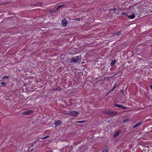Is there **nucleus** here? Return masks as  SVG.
<instances>
[{
  "label": "nucleus",
  "instance_id": "obj_14",
  "mask_svg": "<svg viewBox=\"0 0 152 152\" xmlns=\"http://www.w3.org/2000/svg\"><path fill=\"white\" fill-rule=\"evenodd\" d=\"M85 122V121H78L76 122V123H83Z\"/></svg>",
  "mask_w": 152,
  "mask_h": 152
},
{
  "label": "nucleus",
  "instance_id": "obj_11",
  "mask_svg": "<svg viewBox=\"0 0 152 152\" xmlns=\"http://www.w3.org/2000/svg\"><path fill=\"white\" fill-rule=\"evenodd\" d=\"M116 62L115 60H113L111 62L110 64L112 66H114V64H115V63Z\"/></svg>",
  "mask_w": 152,
  "mask_h": 152
},
{
  "label": "nucleus",
  "instance_id": "obj_20",
  "mask_svg": "<svg viewBox=\"0 0 152 152\" xmlns=\"http://www.w3.org/2000/svg\"><path fill=\"white\" fill-rule=\"evenodd\" d=\"M49 137V136H46L44 137H42V139L43 140V139H45L48 137Z\"/></svg>",
  "mask_w": 152,
  "mask_h": 152
},
{
  "label": "nucleus",
  "instance_id": "obj_13",
  "mask_svg": "<svg viewBox=\"0 0 152 152\" xmlns=\"http://www.w3.org/2000/svg\"><path fill=\"white\" fill-rule=\"evenodd\" d=\"M61 89V88L59 86H58L56 88L54 89L55 90H59L60 91Z\"/></svg>",
  "mask_w": 152,
  "mask_h": 152
},
{
  "label": "nucleus",
  "instance_id": "obj_3",
  "mask_svg": "<svg viewBox=\"0 0 152 152\" xmlns=\"http://www.w3.org/2000/svg\"><path fill=\"white\" fill-rule=\"evenodd\" d=\"M33 112V111L31 110L26 111L22 113V114L23 115H29L31 113H32Z\"/></svg>",
  "mask_w": 152,
  "mask_h": 152
},
{
  "label": "nucleus",
  "instance_id": "obj_7",
  "mask_svg": "<svg viewBox=\"0 0 152 152\" xmlns=\"http://www.w3.org/2000/svg\"><path fill=\"white\" fill-rule=\"evenodd\" d=\"M142 122H140L138 123H137L136 124H135L133 126V128H136L137 127L140 126L142 124Z\"/></svg>",
  "mask_w": 152,
  "mask_h": 152
},
{
  "label": "nucleus",
  "instance_id": "obj_10",
  "mask_svg": "<svg viewBox=\"0 0 152 152\" xmlns=\"http://www.w3.org/2000/svg\"><path fill=\"white\" fill-rule=\"evenodd\" d=\"M65 5L64 4H63L62 5H60L58 6L56 10H58L60 8H61L62 7L64 6Z\"/></svg>",
  "mask_w": 152,
  "mask_h": 152
},
{
  "label": "nucleus",
  "instance_id": "obj_17",
  "mask_svg": "<svg viewBox=\"0 0 152 152\" xmlns=\"http://www.w3.org/2000/svg\"><path fill=\"white\" fill-rule=\"evenodd\" d=\"M107 110H104L102 111V112L104 113H107Z\"/></svg>",
  "mask_w": 152,
  "mask_h": 152
},
{
  "label": "nucleus",
  "instance_id": "obj_4",
  "mask_svg": "<svg viewBox=\"0 0 152 152\" xmlns=\"http://www.w3.org/2000/svg\"><path fill=\"white\" fill-rule=\"evenodd\" d=\"M69 114L70 115L76 116L78 114V112L72 111L69 113Z\"/></svg>",
  "mask_w": 152,
  "mask_h": 152
},
{
  "label": "nucleus",
  "instance_id": "obj_2",
  "mask_svg": "<svg viewBox=\"0 0 152 152\" xmlns=\"http://www.w3.org/2000/svg\"><path fill=\"white\" fill-rule=\"evenodd\" d=\"M122 15H125L127 16L129 18H130L131 19H133L135 18V15L133 13H131L130 15H129V14L127 13H123L122 14Z\"/></svg>",
  "mask_w": 152,
  "mask_h": 152
},
{
  "label": "nucleus",
  "instance_id": "obj_12",
  "mask_svg": "<svg viewBox=\"0 0 152 152\" xmlns=\"http://www.w3.org/2000/svg\"><path fill=\"white\" fill-rule=\"evenodd\" d=\"M129 121V120L128 119H124L123 121V122L124 123H126V122H128Z\"/></svg>",
  "mask_w": 152,
  "mask_h": 152
},
{
  "label": "nucleus",
  "instance_id": "obj_23",
  "mask_svg": "<svg viewBox=\"0 0 152 152\" xmlns=\"http://www.w3.org/2000/svg\"><path fill=\"white\" fill-rule=\"evenodd\" d=\"M76 20L77 21H78L80 20V18H77L76 19Z\"/></svg>",
  "mask_w": 152,
  "mask_h": 152
},
{
  "label": "nucleus",
  "instance_id": "obj_18",
  "mask_svg": "<svg viewBox=\"0 0 152 152\" xmlns=\"http://www.w3.org/2000/svg\"><path fill=\"white\" fill-rule=\"evenodd\" d=\"M121 34V32H119L116 33V35H117V36H119V35H120Z\"/></svg>",
  "mask_w": 152,
  "mask_h": 152
},
{
  "label": "nucleus",
  "instance_id": "obj_21",
  "mask_svg": "<svg viewBox=\"0 0 152 152\" xmlns=\"http://www.w3.org/2000/svg\"><path fill=\"white\" fill-rule=\"evenodd\" d=\"M119 132H118L116 133H115V136H118L119 134Z\"/></svg>",
  "mask_w": 152,
  "mask_h": 152
},
{
  "label": "nucleus",
  "instance_id": "obj_19",
  "mask_svg": "<svg viewBox=\"0 0 152 152\" xmlns=\"http://www.w3.org/2000/svg\"><path fill=\"white\" fill-rule=\"evenodd\" d=\"M1 84L2 86H4L6 85V83L4 82H1Z\"/></svg>",
  "mask_w": 152,
  "mask_h": 152
},
{
  "label": "nucleus",
  "instance_id": "obj_15",
  "mask_svg": "<svg viewBox=\"0 0 152 152\" xmlns=\"http://www.w3.org/2000/svg\"><path fill=\"white\" fill-rule=\"evenodd\" d=\"M9 77V76H4L3 77V79H6L7 78H8Z\"/></svg>",
  "mask_w": 152,
  "mask_h": 152
},
{
  "label": "nucleus",
  "instance_id": "obj_1",
  "mask_svg": "<svg viewBox=\"0 0 152 152\" xmlns=\"http://www.w3.org/2000/svg\"><path fill=\"white\" fill-rule=\"evenodd\" d=\"M80 57L79 56H77L76 57H73L71 59V61L72 62L75 63L79 61L80 60Z\"/></svg>",
  "mask_w": 152,
  "mask_h": 152
},
{
  "label": "nucleus",
  "instance_id": "obj_22",
  "mask_svg": "<svg viewBox=\"0 0 152 152\" xmlns=\"http://www.w3.org/2000/svg\"><path fill=\"white\" fill-rule=\"evenodd\" d=\"M110 112H111V111L107 110V114L109 115H110Z\"/></svg>",
  "mask_w": 152,
  "mask_h": 152
},
{
  "label": "nucleus",
  "instance_id": "obj_24",
  "mask_svg": "<svg viewBox=\"0 0 152 152\" xmlns=\"http://www.w3.org/2000/svg\"><path fill=\"white\" fill-rule=\"evenodd\" d=\"M108 152V151H107V150H104L102 152Z\"/></svg>",
  "mask_w": 152,
  "mask_h": 152
},
{
  "label": "nucleus",
  "instance_id": "obj_16",
  "mask_svg": "<svg viewBox=\"0 0 152 152\" xmlns=\"http://www.w3.org/2000/svg\"><path fill=\"white\" fill-rule=\"evenodd\" d=\"M116 83H115L113 85V87L112 89V90H113L116 87Z\"/></svg>",
  "mask_w": 152,
  "mask_h": 152
},
{
  "label": "nucleus",
  "instance_id": "obj_9",
  "mask_svg": "<svg viewBox=\"0 0 152 152\" xmlns=\"http://www.w3.org/2000/svg\"><path fill=\"white\" fill-rule=\"evenodd\" d=\"M117 112L116 111H111L110 115H115L117 114Z\"/></svg>",
  "mask_w": 152,
  "mask_h": 152
},
{
  "label": "nucleus",
  "instance_id": "obj_5",
  "mask_svg": "<svg viewBox=\"0 0 152 152\" xmlns=\"http://www.w3.org/2000/svg\"><path fill=\"white\" fill-rule=\"evenodd\" d=\"M115 106L116 107H122L124 109H126V107L124 106H122L121 105L119 104H115Z\"/></svg>",
  "mask_w": 152,
  "mask_h": 152
},
{
  "label": "nucleus",
  "instance_id": "obj_25",
  "mask_svg": "<svg viewBox=\"0 0 152 152\" xmlns=\"http://www.w3.org/2000/svg\"><path fill=\"white\" fill-rule=\"evenodd\" d=\"M150 87L151 88V89H152V85H150Z\"/></svg>",
  "mask_w": 152,
  "mask_h": 152
},
{
  "label": "nucleus",
  "instance_id": "obj_8",
  "mask_svg": "<svg viewBox=\"0 0 152 152\" xmlns=\"http://www.w3.org/2000/svg\"><path fill=\"white\" fill-rule=\"evenodd\" d=\"M61 123V122L60 120H57L55 122V124L56 125L58 126Z\"/></svg>",
  "mask_w": 152,
  "mask_h": 152
},
{
  "label": "nucleus",
  "instance_id": "obj_6",
  "mask_svg": "<svg viewBox=\"0 0 152 152\" xmlns=\"http://www.w3.org/2000/svg\"><path fill=\"white\" fill-rule=\"evenodd\" d=\"M62 24L63 26H66L67 24V22L66 20L65 19L64 20H63L62 22Z\"/></svg>",
  "mask_w": 152,
  "mask_h": 152
}]
</instances>
